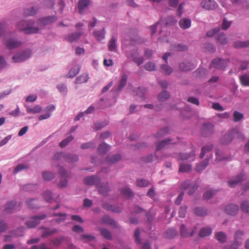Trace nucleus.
<instances>
[{
    "instance_id": "774afa93",
    "label": "nucleus",
    "mask_w": 249,
    "mask_h": 249,
    "mask_svg": "<svg viewBox=\"0 0 249 249\" xmlns=\"http://www.w3.org/2000/svg\"><path fill=\"white\" fill-rule=\"evenodd\" d=\"M28 168V166L24 164H18L14 168L13 173L17 174L19 172Z\"/></svg>"
},
{
    "instance_id": "f704fd0d",
    "label": "nucleus",
    "mask_w": 249,
    "mask_h": 249,
    "mask_svg": "<svg viewBox=\"0 0 249 249\" xmlns=\"http://www.w3.org/2000/svg\"><path fill=\"white\" fill-rule=\"evenodd\" d=\"M215 160L218 161L228 160L231 159L230 156H225L223 152L220 150L216 151L215 153Z\"/></svg>"
},
{
    "instance_id": "5fc2aeb1",
    "label": "nucleus",
    "mask_w": 249,
    "mask_h": 249,
    "mask_svg": "<svg viewBox=\"0 0 249 249\" xmlns=\"http://www.w3.org/2000/svg\"><path fill=\"white\" fill-rule=\"evenodd\" d=\"M74 137L72 135H70L64 140H63L60 143L59 146L63 148L67 146L73 139Z\"/></svg>"
},
{
    "instance_id": "c9c22d12",
    "label": "nucleus",
    "mask_w": 249,
    "mask_h": 249,
    "mask_svg": "<svg viewBox=\"0 0 249 249\" xmlns=\"http://www.w3.org/2000/svg\"><path fill=\"white\" fill-rule=\"evenodd\" d=\"M121 159V156L120 154L108 155L107 158V162L110 164H113L119 161Z\"/></svg>"
},
{
    "instance_id": "a18cd8bd",
    "label": "nucleus",
    "mask_w": 249,
    "mask_h": 249,
    "mask_svg": "<svg viewBox=\"0 0 249 249\" xmlns=\"http://www.w3.org/2000/svg\"><path fill=\"white\" fill-rule=\"evenodd\" d=\"M37 202L38 201L36 199H31L27 200L26 203L29 208L34 209L39 208Z\"/></svg>"
},
{
    "instance_id": "052dcab7",
    "label": "nucleus",
    "mask_w": 249,
    "mask_h": 249,
    "mask_svg": "<svg viewBox=\"0 0 249 249\" xmlns=\"http://www.w3.org/2000/svg\"><path fill=\"white\" fill-rule=\"evenodd\" d=\"M144 68L147 71H151L156 70V66L154 62L149 61L145 64Z\"/></svg>"
},
{
    "instance_id": "e2e57ef3",
    "label": "nucleus",
    "mask_w": 249,
    "mask_h": 249,
    "mask_svg": "<svg viewBox=\"0 0 249 249\" xmlns=\"http://www.w3.org/2000/svg\"><path fill=\"white\" fill-rule=\"evenodd\" d=\"M163 72L166 75H170L173 72V69L167 64H163L161 66Z\"/></svg>"
},
{
    "instance_id": "4d7b16f0",
    "label": "nucleus",
    "mask_w": 249,
    "mask_h": 249,
    "mask_svg": "<svg viewBox=\"0 0 249 249\" xmlns=\"http://www.w3.org/2000/svg\"><path fill=\"white\" fill-rule=\"evenodd\" d=\"M43 178L45 180H50L54 178V174L50 171H44L42 173Z\"/></svg>"
},
{
    "instance_id": "ea45409f",
    "label": "nucleus",
    "mask_w": 249,
    "mask_h": 249,
    "mask_svg": "<svg viewBox=\"0 0 249 249\" xmlns=\"http://www.w3.org/2000/svg\"><path fill=\"white\" fill-rule=\"evenodd\" d=\"M150 184L149 180L139 178L136 179V185L138 187H147Z\"/></svg>"
},
{
    "instance_id": "1a4fd4ad",
    "label": "nucleus",
    "mask_w": 249,
    "mask_h": 249,
    "mask_svg": "<svg viewBox=\"0 0 249 249\" xmlns=\"http://www.w3.org/2000/svg\"><path fill=\"white\" fill-rule=\"evenodd\" d=\"M20 205L17 206L15 200L8 202L4 206V211L6 213H11L20 210Z\"/></svg>"
},
{
    "instance_id": "338daca9",
    "label": "nucleus",
    "mask_w": 249,
    "mask_h": 249,
    "mask_svg": "<svg viewBox=\"0 0 249 249\" xmlns=\"http://www.w3.org/2000/svg\"><path fill=\"white\" fill-rule=\"evenodd\" d=\"M217 40L221 44H225L228 42V39L226 37V35L224 33L218 35L217 36Z\"/></svg>"
},
{
    "instance_id": "de8ad7c7",
    "label": "nucleus",
    "mask_w": 249,
    "mask_h": 249,
    "mask_svg": "<svg viewBox=\"0 0 249 249\" xmlns=\"http://www.w3.org/2000/svg\"><path fill=\"white\" fill-rule=\"evenodd\" d=\"M233 46L236 48H244L249 46V40L247 41H236L234 42Z\"/></svg>"
},
{
    "instance_id": "864d4df0",
    "label": "nucleus",
    "mask_w": 249,
    "mask_h": 249,
    "mask_svg": "<svg viewBox=\"0 0 249 249\" xmlns=\"http://www.w3.org/2000/svg\"><path fill=\"white\" fill-rule=\"evenodd\" d=\"M177 20L173 16H168L164 19V22L166 25H174L177 22Z\"/></svg>"
},
{
    "instance_id": "603ef678",
    "label": "nucleus",
    "mask_w": 249,
    "mask_h": 249,
    "mask_svg": "<svg viewBox=\"0 0 249 249\" xmlns=\"http://www.w3.org/2000/svg\"><path fill=\"white\" fill-rule=\"evenodd\" d=\"M42 110V107L39 105H36L33 108L27 107L26 110L29 113H39Z\"/></svg>"
},
{
    "instance_id": "a878e982",
    "label": "nucleus",
    "mask_w": 249,
    "mask_h": 249,
    "mask_svg": "<svg viewBox=\"0 0 249 249\" xmlns=\"http://www.w3.org/2000/svg\"><path fill=\"white\" fill-rule=\"evenodd\" d=\"M79 160L78 156L76 154L71 153H65L64 156V160L66 162L70 163H74L77 161Z\"/></svg>"
},
{
    "instance_id": "2eb2a0df",
    "label": "nucleus",
    "mask_w": 249,
    "mask_h": 249,
    "mask_svg": "<svg viewBox=\"0 0 249 249\" xmlns=\"http://www.w3.org/2000/svg\"><path fill=\"white\" fill-rule=\"evenodd\" d=\"M101 179L97 176H90L86 177L84 180V183L88 185H96L97 186Z\"/></svg>"
},
{
    "instance_id": "8fccbe9b",
    "label": "nucleus",
    "mask_w": 249,
    "mask_h": 249,
    "mask_svg": "<svg viewBox=\"0 0 249 249\" xmlns=\"http://www.w3.org/2000/svg\"><path fill=\"white\" fill-rule=\"evenodd\" d=\"M170 97L169 93L166 90H163L158 95V99L160 101L163 102L168 99Z\"/></svg>"
},
{
    "instance_id": "49530a36",
    "label": "nucleus",
    "mask_w": 249,
    "mask_h": 249,
    "mask_svg": "<svg viewBox=\"0 0 249 249\" xmlns=\"http://www.w3.org/2000/svg\"><path fill=\"white\" fill-rule=\"evenodd\" d=\"M102 223L110 225L111 226H115L116 222L113 219H112L109 216L106 215L104 216L102 219Z\"/></svg>"
},
{
    "instance_id": "c85d7f7f",
    "label": "nucleus",
    "mask_w": 249,
    "mask_h": 249,
    "mask_svg": "<svg viewBox=\"0 0 249 249\" xmlns=\"http://www.w3.org/2000/svg\"><path fill=\"white\" fill-rule=\"evenodd\" d=\"M179 27L182 29H187L191 26V20L188 18H182L179 21Z\"/></svg>"
},
{
    "instance_id": "f3484780",
    "label": "nucleus",
    "mask_w": 249,
    "mask_h": 249,
    "mask_svg": "<svg viewBox=\"0 0 249 249\" xmlns=\"http://www.w3.org/2000/svg\"><path fill=\"white\" fill-rule=\"evenodd\" d=\"M98 192L104 196H107L109 191L108 183H99L97 186Z\"/></svg>"
},
{
    "instance_id": "dca6fc26",
    "label": "nucleus",
    "mask_w": 249,
    "mask_h": 249,
    "mask_svg": "<svg viewBox=\"0 0 249 249\" xmlns=\"http://www.w3.org/2000/svg\"><path fill=\"white\" fill-rule=\"evenodd\" d=\"M225 211L229 215H235L238 213L239 206L236 204H230L225 207Z\"/></svg>"
},
{
    "instance_id": "9d476101",
    "label": "nucleus",
    "mask_w": 249,
    "mask_h": 249,
    "mask_svg": "<svg viewBox=\"0 0 249 249\" xmlns=\"http://www.w3.org/2000/svg\"><path fill=\"white\" fill-rule=\"evenodd\" d=\"M4 44L8 49L12 50L20 47L22 44V42L15 38H10L5 39Z\"/></svg>"
},
{
    "instance_id": "37998d69",
    "label": "nucleus",
    "mask_w": 249,
    "mask_h": 249,
    "mask_svg": "<svg viewBox=\"0 0 249 249\" xmlns=\"http://www.w3.org/2000/svg\"><path fill=\"white\" fill-rule=\"evenodd\" d=\"M109 149V146L105 142L101 143L98 147V152L102 154H105Z\"/></svg>"
},
{
    "instance_id": "bb28decb",
    "label": "nucleus",
    "mask_w": 249,
    "mask_h": 249,
    "mask_svg": "<svg viewBox=\"0 0 249 249\" xmlns=\"http://www.w3.org/2000/svg\"><path fill=\"white\" fill-rule=\"evenodd\" d=\"M106 34L105 28L101 30L95 31L93 33V36L98 41H101L105 39Z\"/></svg>"
},
{
    "instance_id": "423d86ee",
    "label": "nucleus",
    "mask_w": 249,
    "mask_h": 249,
    "mask_svg": "<svg viewBox=\"0 0 249 249\" xmlns=\"http://www.w3.org/2000/svg\"><path fill=\"white\" fill-rule=\"evenodd\" d=\"M58 172L61 178H65L59 181L58 185L61 188H65L67 186L68 184V180L66 178H70L71 174V172L66 171L63 167L61 166L59 167Z\"/></svg>"
},
{
    "instance_id": "a211bd4d",
    "label": "nucleus",
    "mask_w": 249,
    "mask_h": 249,
    "mask_svg": "<svg viewBox=\"0 0 249 249\" xmlns=\"http://www.w3.org/2000/svg\"><path fill=\"white\" fill-rule=\"evenodd\" d=\"M196 64L189 61L183 62L179 64V69L181 71H188L194 69Z\"/></svg>"
},
{
    "instance_id": "aec40b11",
    "label": "nucleus",
    "mask_w": 249,
    "mask_h": 249,
    "mask_svg": "<svg viewBox=\"0 0 249 249\" xmlns=\"http://www.w3.org/2000/svg\"><path fill=\"white\" fill-rule=\"evenodd\" d=\"M172 141V140L171 139H164L160 142H159L157 144V146L156 148V153H157L158 151L160 150L162 148H164L169 145L170 143H171V142ZM155 158H157L159 159L158 157V156L157 155V153L155 154Z\"/></svg>"
},
{
    "instance_id": "79ce46f5",
    "label": "nucleus",
    "mask_w": 249,
    "mask_h": 249,
    "mask_svg": "<svg viewBox=\"0 0 249 249\" xmlns=\"http://www.w3.org/2000/svg\"><path fill=\"white\" fill-rule=\"evenodd\" d=\"M57 231L58 230L57 229H51L50 228H44L42 233V236L43 237H47Z\"/></svg>"
},
{
    "instance_id": "cd10ccee",
    "label": "nucleus",
    "mask_w": 249,
    "mask_h": 249,
    "mask_svg": "<svg viewBox=\"0 0 249 249\" xmlns=\"http://www.w3.org/2000/svg\"><path fill=\"white\" fill-rule=\"evenodd\" d=\"M37 6H32L24 9L23 15L25 16H33L36 14L38 11Z\"/></svg>"
},
{
    "instance_id": "680f3d73",
    "label": "nucleus",
    "mask_w": 249,
    "mask_h": 249,
    "mask_svg": "<svg viewBox=\"0 0 249 249\" xmlns=\"http://www.w3.org/2000/svg\"><path fill=\"white\" fill-rule=\"evenodd\" d=\"M244 117L243 113L238 111H234L233 114V120L235 122H237L242 119Z\"/></svg>"
},
{
    "instance_id": "393cba45",
    "label": "nucleus",
    "mask_w": 249,
    "mask_h": 249,
    "mask_svg": "<svg viewBox=\"0 0 249 249\" xmlns=\"http://www.w3.org/2000/svg\"><path fill=\"white\" fill-rule=\"evenodd\" d=\"M121 194L124 196L130 198L133 196V192L127 186L121 188L120 189Z\"/></svg>"
},
{
    "instance_id": "e433bc0d",
    "label": "nucleus",
    "mask_w": 249,
    "mask_h": 249,
    "mask_svg": "<svg viewBox=\"0 0 249 249\" xmlns=\"http://www.w3.org/2000/svg\"><path fill=\"white\" fill-rule=\"evenodd\" d=\"M180 234L182 237L192 236L195 233V231L189 232L184 224H181L180 227Z\"/></svg>"
},
{
    "instance_id": "4468645a",
    "label": "nucleus",
    "mask_w": 249,
    "mask_h": 249,
    "mask_svg": "<svg viewBox=\"0 0 249 249\" xmlns=\"http://www.w3.org/2000/svg\"><path fill=\"white\" fill-rule=\"evenodd\" d=\"M200 5L203 8L208 10L214 9L217 6V4L213 0H202Z\"/></svg>"
},
{
    "instance_id": "6ab92c4d",
    "label": "nucleus",
    "mask_w": 249,
    "mask_h": 249,
    "mask_svg": "<svg viewBox=\"0 0 249 249\" xmlns=\"http://www.w3.org/2000/svg\"><path fill=\"white\" fill-rule=\"evenodd\" d=\"M102 207L107 211L116 213L121 212L122 210V208L121 207L110 205L107 203H103Z\"/></svg>"
},
{
    "instance_id": "473e14b6",
    "label": "nucleus",
    "mask_w": 249,
    "mask_h": 249,
    "mask_svg": "<svg viewBox=\"0 0 249 249\" xmlns=\"http://www.w3.org/2000/svg\"><path fill=\"white\" fill-rule=\"evenodd\" d=\"M212 229L211 227L207 226L201 228L199 232V236L201 237L208 236L212 234Z\"/></svg>"
},
{
    "instance_id": "72a5a7b5",
    "label": "nucleus",
    "mask_w": 249,
    "mask_h": 249,
    "mask_svg": "<svg viewBox=\"0 0 249 249\" xmlns=\"http://www.w3.org/2000/svg\"><path fill=\"white\" fill-rule=\"evenodd\" d=\"M90 4L89 0H80L78 3V8L80 14H83L85 9Z\"/></svg>"
},
{
    "instance_id": "39448f33",
    "label": "nucleus",
    "mask_w": 249,
    "mask_h": 249,
    "mask_svg": "<svg viewBox=\"0 0 249 249\" xmlns=\"http://www.w3.org/2000/svg\"><path fill=\"white\" fill-rule=\"evenodd\" d=\"M46 217L47 215L45 214L34 216L27 219L25 224L28 228H34L40 223L41 220L44 219Z\"/></svg>"
},
{
    "instance_id": "20e7f679",
    "label": "nucleus",
    "mask_w": 249,
    "mask_h": 249,
    "mask_svg": "<svg viewBox=\"0 0 249 249\" xmlns=\"http://www.w3.org/2000/svg\"><path fill=\"white\" fill-rule=\"evenodd\" d=\"M32 53L31 50L26 49L16 53L12 57V61L14 63L22 62L29 58L31 56Z\"/></svg>"
},
{
    "instance_id": "7c9ffc66",
    "label": "nucleus",
    "mask_w": 249,
    "mask_h": 249,
    "mask_svg": "<svg viewBox=\"0 0 249 249\" xmlns=\"http://www.w3.org/2000/svg\"><path fill=\"white\" fill-rule=\"evenodd\" d=\"M127 75L125 73H123L117 87V90L120 91L126 85Z\"/></svg>"
},
{
    "instance_id": "6e6552de",
    "label": "nucleus",
    "mask_w": 249,
    "mask_h": 249,
    "mask_svg": "<svg viewBox=\"0 0 249 249\" xmlns=\"http://www.w3.org/2000/svg\"><path fill=\"white\" fill-rule=\"evenodd\" d=\"M57 20V17L55 16L40 18L37 20V23L40 28H43L46 25H49Z\"/></svg>"
},
{
    "instance_id": "412c9836",
    "label": "nucleus",
    "mask_w": 249,
    "mask_h": 249,
    "mask_svg": "<svg viewBox=\"0 0 249 249\" xmlns=\"http://www.w3.org/2000/svg\"><path fill=\"white\" fill-rule=\"evenodd\" d=\"M196 155L194 151L189 153H180L179 156V160H188L189 161H194L195 159Z\"/></svg>"
},
{
    "instance_id": "6e6d98bb",
    "label": "nucleus",
    "mask_w": 249,
    "mask_h": 249,
    "mask_svg": "<svg viewBox=\"0 0 249 249\" xmlns=\"http://www.w3.org/2000/svg\"><path fill=\"white\" fill-rule=\"evenodd\" d=\"M192 166L190 164H180L179 167V172H188L191 170Z\"/></svg>"
},
{
    "instance_id": "c03bdc74",
    "label": "nucleus",
    "mask_w": 249,
    "mask_h": 249,
    "mask_svg": "<svg viewBox=\"0 0 249 249\" xmlns=\"http://www.w3.org/2000/svg\"><path fill=\"white\" fill-rule=\"evenodd\" d=\"M240 80L242 85L249 86V72L245 73L241 75Z\"/></svg>"
},
{
    "instance_id": "09e8293b",
    "label": "nucleus",
    "mask_w": 249,
    "mask_h": 249,
    "mask_svg": "<svg viewBox=\"0 0 249 249\" xmlns=\"http://www.w3.org/2000/svg\"><path fill=\"white\" fill-rule=\"evenodd\" d=\"M244 235V231H243L241 230H237L234 233V240L242 242Z\"/></svg>"
},
{
    "instance_id": "f8f14e48",
    "label": "nucleus",
    "mask_w": 249,
    "mask_h": 249,
    "mask_svg": "<svg viewBox=\"0 0 249 249\" xmlns=\"http://www.w3.org/2000/svg\"><path fill=\"white\" fill-rule=\"evenodd\" d=\"M245 176V174L243 172H242L236 176L232 177L228 181L229 186L232 188L235 187L239 183L243 181Z\"/></svg>"
},
{
    "instance_id": "0e129e2a",
    "label": "nucleus",
    "mask_w": 249,
    "mask_h": 249,
    "mask_svg": "<svg viewBox=\"0 0 249 249\" xmlns=\"http://www.w3.org/2000/svg\"><path fill=\"white\" fill-rule=\"evenodd\" d=\"M42 196L44 200L47 202H51L53 199L52 193L49 190L45 191L42 195Z\"/></svg>"
},
{
    "instance_id": "7ed1b4c3",
    "label": "nucleus",
    "mask_w": 249,
    "mask_h": 249,
    "mask_svg": "<svg viewBox=\"0 0 249 249\" xmlns=\"http://www.w3.org/2000/svg\"><path fill=\"white\" fill-rule=\"evenodd\" d=\"M235 137H237L240 140L245 139L243 133L237 129H233L224 135L221 140L222 144L225 145L229 144L233 141Z\"/></svg>"
},
{
    "instance_id": "ddd939ff",
    "label": "nucleus",
    "mask_w": 249,
    "mask_h": 249,
    "mask_svg": "<svg viewBox=\"0 0 249 249\" xmlns=\"http://www.w3.org/2000/svg\"><path fill=\"white\" fill-rule=\"evenodd\" d=\"M131 57L133 58V61L137 64L138 66L142 64L144 61L143 56H139L140 53L137 49H133L130 53Z\"/></svg>"
},
{
    "instance_id": "f257e3e1",
    "label": "nucleus",
    "mask_w": 249,
    "mask_h": 249,
    "mask_svg": "<svg viewBox=\"0 0 249 249\" xmlns=\"http://www.w3.org/2000/svg\"><path fill=\"white\" fill-rule=\"evenodd\" d=\"M213 144L206 145L202 147L200 155V158L203 159L205 156L206 158L200 163H198L196 167V170L198 172H200L204 170L208 165L210 160L212 158L213 154L211 151L213 149Z\"/></svg>"
},
{
    "instance_id": "3c124183",
    "label": "nucleus",
    "mask_w": 249,
    "mask_h": 249,
    "mask_svg": "<svg viewBox=\"0 0 249 249\" xmlns=\"http://www.w3.org/2000/svg\"><path fill=\"white\" fill-rule=\"evenodd\" d=\"M177 234V231L174 229H168L165 233V236L168 238H172L174 237Z\"/></svg>"
},
{
    "instance_id": "a19ab883",
    "label": "nucleus",
    "mask_w": 249,
    "mask_h": 249,
    "mask_svg": "<svg viewBox=\"0 0 249 249\" xmlns=\"http://www.w3.org/2000/svg\"><path fill=\"white\" fill-rule=\"evenodd\" d=\"M101 235L107 240H111L112 239V234L110 231L106 229L102 228L100 229Z\"/></svg>"
},
{
    "instance_id": "2f4dec72",
    "label": "nucleus",
    "mask_w": 249,
    "mask_h": 249,
    "mask_svg": "<svg viewBox=\"0 0 249 249\" xmlns=\"http://www.w3.org/2000/svg\"><path fill=\"white\" fill-rule=\"evenodd\" d=\"M194 213L198 216H205L208 214V210L201 207H197L194 209Z\"/></svg>"
},
{
    "instance_id": "c756f323",
    "label": "nucleus",
    "mask_w": 249,
    "mask_h": 249,
    "mask_svg": "<svg viewBox=\"0 0 249 249\" xmlns=\"http://www.w3.org/2000/svg\"><path fill=\"white\" fill-rule=\"evenodd\" d=\"M89 76L88 73H83L76 77L75 83L77 84H81L87 83L89 79Z\"/></svg>"
},
{
    "instance_id": "58836bf2",
    "label": "nucleus",
    "mask_w": 249,
    "mask_h": 249,
    "mask_svg": "<svg viewBox=\"0 0 249 249\" xmlns=\"http://www.w3.org/2000/svg\"><path fill=\"white\" fill-rule=\"evenodd\" d=\"M215 237L217 240L222 243L226 242L227 238V235L223 231L216 232L215 233Z\"/></svg>"
},
{
    "instance_id": "9b49d317",
    "label": "nucleus",
    "mask_w": 249,
    "mask_h": 249,
    "mask_svg": "<svg viewBox=\"0 0 249 249\" xmlns=\"http://www.w3.org/2000/svg\"><path fill=\"white\" fill-rule=\"evenodd\" d=\"M214 131V125L211 123H206L203 124L201 133L204 137H207L211 135Z\"/></svg>"
},
{
    "instance_id": "69168bd1",
    "label": "nucleus",
    "mask_w": 249,
    "mask_h": 249,
    "mask_svg": "<svg viewBox=\"0 0 249 249\" xmlns=\"http://www.w3.org/2000/svg\"><path fill=\"white\" fill-rule=\"evenodd\" d=\"M57 89L63 95H66L68 91L67 86L65 84H60L57 85Z\"/></svg>"
},
{
    "instance_id": "0eeeda50",
    "label": "nucleus",
    "mask_w": 249,
    "mask_h": 249,
    "mask_svg": "<svg viewBox=\"0 0 249 249\" xmlns=\"http://www.w3.org/2000/svg\"><path fill=\"white\" fill-rule=\"evenodd\" d=\"M229 60L219 58L214 59L211 63V66L217 69L224 70L227 67Z\"/></svg>"
},
{
    "instance_id": "b1692460",
    "label": "nucleus",
    "mask_w": 249,
    "mask_h": 249,
    "mask_svg": "<svg viewBox=\"0 0 249 249\" xmlns=\"http://www.w3.org/2000/svg\"><path fill=\"white\" fill-rule=\"evenodd\" d=\"M83 34V33L82 31H79L77 32L69 34L67 37V40L70 42H74L77 40Z\"/></svg>"
},
{
    "instance_id": "f03ea898",
    "label": "nucleus",
    "mask_w": 249,
    "mask_h": 249,
    "mask_svg": "<svg viewBox=\"0 0 249 249\" xmlns=\"http://www.w3.org/2000/svg\"><path fill=\"white\" fill-rule=\"evenodd\" d=\"M35 23V21L32 20H21L16 23V27L25 34H36L39 28L34 27Z\"/></svg>"
},
{
    "instance_id": "4be33fe9",
    "label": "nucleus",
    "mask_w": 249,
    "mask_h": 249,
    "mask_svg": "<svg viewBox=\"0 0 249 249\" xmlns=\"http://www.w3.org/2000/svg\"><path fill=\"white\" fill-rule=\"evenodd\" d=\"M52 216L53 217H58V218L53 219V221L56 223L59 224L66 220L67 214L65 213H53Z\"/></svg>"
},
{
    "instance_id": "bf43d9fd",
    "label": "nucleus",
    "mask_w": 249,
    "mask_h": 249,
    "mask_svg": "<svg viewBox=\"0 0 249 249\" xmlns=\"http://www.w3.org/2000/svg\"><path fill=\"white\" fill-rule=\"evenodd\" d=\"M24 231V227H21L16 230L12 231L11 232V234H12L14 236L19 237L23 235Z\"/></svg>"
},
{
    "instance_id": "5701e85b",
    "label": "nucleus",
    "mask_w": 249,
    "mask_h": 249,
    "mask_svg": "<svg viewBox=\"0 0 249 249\" xmlns=\"http://www.w3.org/2000/svg\"><path fill=\"white\" fill-rule=\"evenodd\" d=\"M117 38L112 36L107 44L108 49L109 51L116 52L117 51Z\"/></svg>"
},
{
    "instance_id": "13d9d810",
    "label": "nucleus",
    "mask_w": 249,
    "mask_h": 249,
    "mask_svg": "<svg viewBox=\"0 0 249 249\" xmlns=\"http://www.w3.org/2000/svg\"><path fill=\"white\" fill-rule=\"evenodd\" d=\"M168 129L167 127H164L161 129L154 136L155 138H160L164 137L168 133Z\"/></svg>"
},
{
    "instance_id": "4c0bfd02",
    "label": "nucleus",
    "mask_w": 249,
    "mask_h": 249,
    "mask_svg": "<svg viewBox=\"0 0 249 249\" xmlns=\"http://www.w3.org/2000/svg\"><path fill=\"white\" fill-rule=\"evenodd\" d=\"M80 67L78 65H74L69 71L67 74V77L69 78L74 77L80 71Z\"/></svg>"
}]
</instances>
